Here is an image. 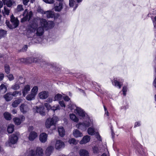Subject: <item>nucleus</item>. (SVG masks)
I'll return each instance as SVG.
<instances>
[{
  "label": "nucleus",
  "instance_id": "ddd939ff",
  "mask_svg": "<svg viewBox=\"0 0 156 156\" xmlns=\"http://www.w3.org/2000/svg\"><path fill=\"white\" fill-rule=\"evenodd\" d=\"M64 143L60 140H58L56 141L55 148L57 149H59L65 147Z\"/></svg>",
  "mask_w": 156,
  "mask_h": 156
},
{
  "label": "nucleus",
  "instance_id": "13d9d810",
  "mask_svg": "<svg viewBox=\"0 0 156 156\" xmlns=\"http://www.w3.org/2000/svg\"><path fill=\"white\" fill-rule=\"evenodd\" d=\"M106 150L107 151V150L106 149ZM101 156H109V152L107 151L105 153H103Z\"/></svg>",
  "mask_w": 156,
  "mask_h": 156
},
{
  "label": "nucleus",
  "instance_id": "393cba45",
  "mask_svg": "<svg viewBox=\"0 0 156 156\" xmlns=\"http://www.w3.org/2000/svg\"><path fill=\"white\" fill-rule=\"evenodd\" d=\"M7 88L4 84H2L0 86V93L3 94L6 92Z\"/></svg>",
  "mask_w": 156,
  "mask_h": 156
},
{
  "label": "nucleus",
  "instance_id": "79ce46f5",
  "mask_svg": "<svg viewBox=\"0 0 156 156\" xmlns=\"http://www.w3.org/2000/svg\"><path fill=\"white\" fill-rule=\"evenodd\" d=\"M62 95L60 94H57L55 96L54 99V101H58L61 100L62 98Z\"/></svg>",
  "mask_w": 156,
  "mask_h": 156
},
{
  "label": "nucleus",
  "instance_id": "f03ea898",
  "mask_svg": "<svg viewBox=\"0 0 156 156\" xmlns=\"http://www.w3.org/2000/svg\"><path fill=\"white\" fill-rule=\"evenodd\" d=\"M58 120V118L56 116H53L52 118L50 117L47 119L45 123L46 127L47 128H50L51 126H55Z\"/></svg>",
  "mask_w": 156,
  "mask_h": 156
},
{
  "label": "nucleus",
  "instance_id": "2f4dec72",
  "mask_svg": "<svg viewBox=\"0 0 156 156\" xmlns=\"http://www.w3.org/2000/svg\"><path fill=\"white\" fill-rule=\"evenodd\" d=\"M113 84L116 87H118L119 88H120L121 87V84L116 79H114V80L112 81Z\"/></svg>",
  "mask_w": 156,
  "mask_h": 156
},
{
  "label": "nucleus",
  "instance_id": "1a4fd4ad",
  "mask_svg": "<svg viewBox=\"0 0 156 156\" xmlns=\"http://www.w3.org/2000/svg\"><path fill=\"white\" fill-rule=\"evenodd\" d=\"M49 95V93L47 91L41 92L38 94L39 98L41 99H45L47 98Z\"/></svg>",
  "mask_w": 156,
  "mask_h": 156
},
{
  "label": "nucleus",
  "instance_id": "774afa93",
  "mask_svg": "<svg viewBox=\"0 0 156 156\" xmlns=\"http://www.w3.org/2000/svg\"><path fill=\"white\" fill-rule=\"evenodd\" d=\"M154 86L156 88V78L155 79L153 83Z\"/></svg>",
  "mask_w": 156,
  "mask_h": 156
},
{
  "label": "nucleus",
  "instance_id": "052dcab7",
  "mask_svg": "<svg viewBox=\"0 0 156 156\" xmlns=\"http://www.w3.org/2000/svg\"><path fill=\"white\" fill-rule=\"evenodd\" d=\"M154 20H153V22L154 27L156 28V16L154 18Z\"/></svg>",
  "mask_w": 156,
  "mask_h": 156
},
{
  "label": "nucleus",
  "instance_id": "473e14b6",
  "mask_svg": "<svg viewBox=\"0 0 156 156\" xmlns=\"http://www.w3.org/2000/svg\"><path fill=\"white\" fill-rule=\"evenodd\" d=\"M14 130V125L13 124L9 125L7 128V131L9 133H11L13 132Z\"/></svg>",
  "mask_w": 156,
  "mask_h": 156
},
{
  "label": "nucleus",
  "instance_id": "412c9836",
  "mask_svg": "<svg viewBox=\"0 0 156 156\" xmlns=\"http://www.w3.org/2000/svg\"><path fill=\"white\" fill-rule=\"evenodd\" d=\"M64 4L62 2H60L55 7V10L56 11H60L62 9Z\"/></svg>",
  "mask_w": 156,
  "mask_h": 156
},
{
  "label": "nucleus",
  "instance_id": "7c9ffc66",
  "mask_svg": "<svg viewBox=\"0 0 156 156\" xmlns=\"http://www.w3.org/2000/svg\"><path fill=\"white\" fill-rule=\"evenodd\" d=\"M70 119L75 122H78L79 121V119L76 115L73 114H70Z\"/></svg>",
  "mask_w": 156,
  "mask_h": 156
},
{
  "label": "nucleus",
  "instance_id": "4c0bfd02",
  "mask_svg": "<svg viewBox=\"0 0 156 156\" xmlns=\"http://www.w3.org/2000/svg\"><path fill=\"white\" fill-rule=\"evenodd\" d=\"M7 31L4 30H0V38L3 37L6 35Z\"/></svg>",
  "mask_w": 156,
  "mask_h": 156
},
{
  "label": "nucleus",
  "instance_id": "4d7b16f0",
  "mask_svg": "<svg viewBox=\"0 0 156 156\" xmlns=\"http://www.w3.org/2000/svg\"><path fill=\"white\" fill-rule=\"evenodd\" d=\"M141 125L140 122H136L135 123L134 127H137L140 126Z\"/></svg>",
  "mask_w": 156,
  "mask_h": 156
},
{
  "label": "nucleus",
  "instance_id": "bb28decb",
  "mask_svg": "<svg viewBox=\"0 0 156 156\" xmlns=\"http://www.w3.org/2000/svg\"><path fill=\"white\" fill-rule=\"evenodd\" d=\"M54 150V147L53 146H50L46 149V154L47 156H49L52 151Z\"/></svg>",
  "mask_w": 156,
  "mask_h": 156
},
{
  "label": "nucleus",
  "instance_id": "c03bdc74",
  "mask_svg": "<svg viewBox=\"0 0 156 156\" xmlns=\"http://www.w3.org/2000/svg\"><path fill=\"white\" fill-rule=\"evenodd\" d=\"M5 72L9 74L10 72V68L9 66L7 65H5Z\"/></svg>",
  "mask_w": 156,
  "mask_h": 156
},
{
  "label": "nucleus",
  "instance_id": "a211bd4d",
  "mask_svg": "<svg viewBox=\"0 0 156 156\" xmlns=\"http://www.w3.org/2000/svg\"><path fill=\"white\" fill-rule=\"evenodd\" d=\"M30 86L29 85L27 84L24 86L23 89L22 90L23 96L25 97L27 94L30 90Z\"/></svg>",
  "mask_w": 156,
  "mask_h": 156
},
{
  "label": "nucleus",
  "instance_id": "338daca9",
  "mask_svg": "<svg viewBox=\"0 0 156 156\" xmlns=\"http://www.w3.org/2000/svg\"><path fill=\"white\" fill-rule=\"evenodd\" d=\"M28 46L27 45H25L24 46L23 48V50H24V51H26L27 48Z\"/></svg>",
  "mask_w": 156,
  "mask_h": 156
},
{
  "label": "nucleus",
  "instance_id": "de8ad7c7",
  "mask_svg": "<svg viewBox=\"0 0 156 156\" xmlns=\"http://www.w3.org/2000/svg\"><path fill=\"white\" fill-rule=\"evenodd\" d=\"M8 78L10 81H12L14 79V77L12 74H9L7 76Z\"/></svg>",
  "mask_w": 156,
  "mask_h": 156
},
{
  "label": "nucleus",
  "instance_id": "4468645a",
  "mask_svg": "<svg viewBox=\"0 0 156 156\" xmlns=\"http://www.w3.org/2000/svg\"><path fill=\"white\" fill-rule=\"evenodd\" d=\"M90 139V137L88 135L84 136L82 140L80 142V144H85L89 142Z\"/></svg>",
  "mask_w": 156,
  "mask_h": 156
},
{
  "label": "nucleus",
  "instance_id": "37998d69",
  "mask_svg": "<svg viewBox=\"0 0 156 156\" xmlns=\"http://www.w3.org/2000/svg\"><path fill=\"white\" fill-rule=\"evenodd\" d=\"M20 87L19 84L18 83H16L14 85H12L11 87V88L14 90H17L20 88Z\"/></svg>",
  "mask_w": 156,
  "mask_h": 156
},
{
  "label": "nucleus",
  "instance_id": "cd10ccee",
  "mask_svg": "<svg viewBox=\"0 0 156 156\" xmlns=\"http://www.w3.org/2000/svg\"><path fill=\"white\" fill-rule=\"evenodd\" d=\"M44 14H46L48 18H53L54 16V12L51 11H47L44 12Z\"/></svg>",
  "mask_w": 156,
  "mask_h": 156
},
{
  "label": "nucleus",
  "instance_id": "3c124183",
  "mask_svg": "<svg viewBox=\"0 0 156 156\" xmlns=\"http://www.w3.org/2000/svg\"><path fill=\"white\" fill-rule=\"evenodd\" d=\"M127 91V88L126 87L124 86L123 87L122 89V91L123 92V94L124 96H125L126 94V92Z\"/></svg>",
  "mask_w": 156,
  "mask_h": 156
},
{
  "label": "nucleus",
  "instance_id": "c9c22d12",
  "mask_svg": "<svg viewBox=\"0 0 156 156\" xmlns=\"http://www.w3.org/2000/svg\"><path fill=\"white\" fill-rule=\"evenodd\" d=\"M38 87L37 86H34L31 90V93L36 96L37 93Z\"/></svg>",
  "mask_w": 156,
  "mask_h": 156
},
{
  "label": "nucleus",
  "instance_id": "680f3d73",
  "mask_svg": "<svg viewBox=\"0 0 156 156\" xmlns=\"http://www.w3.org/2000/svg\"><path fill=\"white\" fill-rule=\"evenodd\" d=\"M63 98L64 100L67 101H68L70 100L69 98L67 96H64L63 97Z\"/></svg>",
  "mask_w": 156,
  "mask_h": 156
},
{
  "label": "nucleus",
  "instance_id": "603ef678",
  "mask_svg": "<svg viewBox=\"0 0 156 156\" xmlns=\"http://www.w3.org/2000/svg\"><path fill=\"white\" fill-rule=\"evenodd\" d=\"M36 59V58H34L33 59V60H32V59L31 58L27 59V60L28 62L29 63H31L32 62H36L37 60Z\"/></svg>",
  "mask_w": 156,
  "mask_h": 156
},
{
  "label": "nucleus",
  "instance_id": "6e6d98bb",
  "mask_svg": "<svg viewBox=\"0 0 156 156\" xmlns=\"http://www.w3.org/2000/svg\"><path fill=\"white\" fill-rule=\"evenodd\" d=\"M59 103L60 106L62 107H65V104H64V102L63 101H59Z\"/></svg>",
  "mask_w": 156,
  "mask_h": 156
},
{
  "label": "nucleus",
  "instance_id": "39448f33",
  "mask_svg": "<svg viewBox=\"0 0 156 156\" xmlns=\"http://www.w3.org/2000/svg\"><path fill=\"white\" fill-rule=\"evenodd\" d=\"M29 151L31 156H43V149L39 147L37 148L35 152L31 149L29 150Z\"/></svg>",
  "mask_w": 156,
  "mask_h": 156
},
{
  "label": "nucleus",
  "instance_id": "a878e982",
  "mask_svg": "<svg viewBox=\"0 0 156 156\" xmlns=\"http://www.w3.org/2000/svg\"><path fill=\"white\" fill-rule=\"evenodd\" d=\"M44 33V29L42 27H39L37 30L36 34L38 36H41Z\"/></svg>",
  "mask_w": 156,
  "mask_h": 156
},
{
  "label": "nucleus",
  "instance_id": "5fc2aeb1",
  "mask_svg": "<svg viewBox=\"0 0 156 156\" xmlns=\"http://www.w3.org/2000/svg\"><path fill=\"white\" fill-rule=\"evenodd\" d=\"M43 1L47 3H52L54 2L53 0H43Z\"/></svg>",
  "mask_w": 156,
  "mask_h": 156
},
{
  "label": "nucleus",
  "instance_id": "6e6552de",
  "mask_svg": "<svg viewBox=\"0 0 156 156\" xmlns=\"http://www.w3.org/2000/svg\"><path fill=\"white\" fill-rule=\"evenodd\" d=\"M74 112L78 114L79 116L82 117H86L87 118L88 117L83 110L80 107H76V108L75 109Z\"/></svg>",
  "mask_w": 156,
  "mask_h": 156
},
{
  "label": "nucleus",
  "instance_id": "0e129e2a",
  "mask_svg": "<svg viewBox=\"0 0 156 156\" xmlns=\"http://www.w3.org/2000/svg\"><path fill=\"white\" fill-rule=\"evenodd\" d=\"M47 101L49 103H51L52 101V98H49L47 100Z\"/></svg>",
  "mask_w": 156,
  "mask_h": 156
},
{
  "label": "nucleus",
  "instance_id": "864d4df0",
  "mask_svg": "<svg viewBox=\"0 0 156 156\" xmlns=\"http://www.w3.org/2000/svg\"><path fill=\"white\" fill-rule=\"evenodd\" d=\"M75 1L74 0H69V5L70 6L73 7V4Z\"/></svg>",
  "mask_w": 156,
  "mask_h": 156
},
{
  "label": "nucleus",
  "instance_id": "a19ab883",
  "mask_svg": "<svg viewBox=\"0 0 156 156\" xmlns=\"http://www.w3.org/2000/svg\"><path fill=\"white\" fill-rule=\"evenodd\" d=\"M76 107L75 105L72 102H70V104L68 105V108L71 110H72L74 109V110L76 108Z\"/></svg>",
  "mask_w": 156,
  "mask_h": 156
},
{
  "label": "nucleus",
  "instance_id": "a18cd8bd",
  "mask_svg": "<svg viewBox=\"0 0 156 156\" xmlns=\"http://www.w3.org/2000/svg\"><path fill=\"white\" fill-rule=\"evenodd\" d=\"M60 107L58 105H56V106H54L51 107V109L54 112L58 109H60Z\"/></svg>",
  "mask_w": 156,
  "mask_h": 156
},
{
  "label": "nucleus",
  "instance_id": "e433bc0d",
  "mask_svg": "<svg viewBox=\"0 0 156 156\" xmlns=\"http://www.w3.org/2000/svg\"><path fill=\"white\" fill-rule=\"evenodd\" d=\"M23 10V9L22 5H19L17 6V8L15 10V12L17 13L19 12L22 11Z\"/></svg>",
  "mask_w": 156,
  "mask_h": 156
},
{
  "label": "nucleus",
  "instance_id": "423d86ee",
  "mask_svg": "<svg viewBox=\"0 0 156 156\" xmlns=\"http://www.w3.org/2000/svg\"><path fill=\"white\" fill-rule=\"evenodd\" d=\"M32 11L28 12L27 9H26L23 13V15L24 17L21 19V22H23L28 20H29L32 15Z\"/></svg>",
  "mask_w": 156,
  "mask_h": 156
},
{
  "label": "nucleus",
  "instance_id": "c756f323",
  "mask_svg": "<svg viewBox=\"0 0 156 156\" xmlns=\"http://www.w3.org/2000/svg\"><path fill=\"white\" fill-rule=\"evenodd\" d=\"M36 95L31 93L28 94L26 96V98L28 101H32L35 99Z\"/></svg>",
  "mask_w": 156,
  "mask_h": 156
},
{
  "label": "nucleus",
  "instance_id": "5701e85b",
  "mask_svg": "<svg viewBox=\"0 0 156 156\" xmlns=\"http://www.w3.org/2000/svg\"><path fill=\"white\" fill-rule=\"evenodd\" d=\"M58 131L60 136L61 137H63L64 136L65 134V132L63 127H58Z\"/></svg>",
  "mask_w": 156,
  "mask_h": 156
},
{
  "label": "nucleus",
  "instance_id": "8fccbe9b",
  "mask_svg": "<svg viewBox=\"0 0 156 156\" xmlns=\"http://www.w3.org/2000/svg\"><path fill=\"white\" fill-rule=\"evenodd\" d=\"M93 149L94 153H98L99 152V149L97 147H94L93 148Z\"/></svg>",
  "mask_w": 156,
  "mask_h": 156
},
{
  "label": "nucleus",
  "instance_id": "ea45409f",
  "mask_svg": "<svg viewBox=\"0 0 156 156\" xmlns=\"http://www.w3.org/2000/svg\"><path fill=\"white\" fill-rule=\"evenodd\" d=\"M87 132L89 134L93 135L94 134L95 131L93 128L90 127L88 129Z\"/></svg>",
  "mask_w": 156,
  "mask_h": 156
},
{
  "label": "nucleus",
  "instance_id": "58836bf2",
  "mask_svg": "<svg viewBox=\"0 0 156 156\" xmlns=\"http://www.w3.org/2000/svg\"><path fill=\"white\" fill-rule=\"evenodd\" d=\"M78 141L74 138L70 139L68 141L69 143L70 144H73V145H76L78 143Z\"/></svg>",
  "mask_w": 156,
  "mask_h": 156
},
{
  "label": "nucleus",
  "instance_id": "7ed1b4c3",
  "mask_svg": "<svg viewBox=\"0 0 156 156\" xmlns=\"http://www.w3.org/2000/svg\"><path fill=\"white\" fill-rule=\"evenodd\" d=\"M40 22L42 27L46 28L47 29L51 28L54 26V24L52 21L47 22L45 19H40Z\"/></svg>",
  "mask_w": 156,
  "mask_h": 156
},
{
  "label": "nucleus",
  "instance_id": "e2e57ef3",
  "mask_svg": "<svg viewBox=\"0 0 156 156\" xmlns=\"http://www.w3.org/2000/svg\"><path fill=\"white\" fill-rule=\"evenodd\" d=\"M4 77V75L3 73L0 74V81L2 80Z\"/></svg>",
  "mask_w": 156,
  "mask_h": 156
},
{
  "label": "nucleus",
  "instance_id": "49530a36",
  "mask_svg": "<svg viewBox=\"0 0 156 156\" xmlns=\"http://www.w3.org/2000/svg\"><path fill=\"white\" fill-rule=\"evenodd\" d=\"M19 94L20 95H21V93L20 92H19V91H14L12 93V95L13 98V96H17V95Z\"/></svg>",
  "mask_w": 156,
  "mask_h": 156
},
{
  "label": "nucleus",
  "instance_id": "6ab92c4d",
  "mask_svg": "<svg viewBox=\"0 0 156 156\" xmlns=\"http://www.w3.org/2000/svg\"><path fill=\"white\" fill-rule=\"evenodd\" d=\"M37 136V133L34 131H32L30 133L28 136V139L30 141H33Z\"/></svg>",
  "mask_w": 156,
  "mask_h": 156
},
{
  "label": "nucleus",
  "instance_id": "f704fd0d",
  "mask_svg": "<svg viewBox=\"0 0 156 156\" xmlns=\"http://www.w3.org/2000/svg\"><path fill=\"white\" fill-rule=\"evenodd\" d=\"M5 119L8 120H9L11 119V115L8 112H5L4 114Z\"/></svg>",
  "mask_w": 156,
  "mask_h": 156
},
{
  "label": "nucleus",
  "instance_id": "4be33fe9",
  "mask_svg": "<svg viewBox=\"0 0 156 156\" xmlns=\"http://www.w3.org/2000/svg\"><path fill=\"white\" fill-rule=\"evenodd\" d=\"M4 98L7 101H11L13 98L12 95L11 93H8L4 95Z\"/></svg>",
  "mask_w": 156,
  "mask_h": 156
},
{
  "label": "nucleus",
  "instance_id": "f3484780",
  "mask_svg": "<svg viewBox=\"0 0 156 156\" xmlns=\"http://www.w3.org/2000/svg\"><path fill=\"white\" fill-rule=\"evenodd\" d=\"M73 136L76 138L81 137L83 136L82 133L76 129L73 130Z\"/></svg>",
  "mask_w": 156,
  "mask_h": 156
},
{
  "label": "nucleus",
  "instance_id": "9d476101",
  "mask_svg": "<svg viewBox=\"0 0 156 156\" xmlns=\"http://www.w3.org/2000/svg\"><path fill=\"white\" fill-rule=\"evenodd\" d=\"M34 111L37 113H39L41 115H44L45 113L44 111V107L42 106H40L38 107L37 106L35 107V108H34Z\"/></svg>",
  "mask_w": 156,
  "mask_h": 156
},
{
  "label": "nucleus",
  "instance_id": "bf43d9fd",
  "mask_svg": "<svg viewBox=\"0 0 156 156\" xmlns=\"http://www.w3.org/2000/svg\"><path fill=\"white\" fill-rule=\"evenodd\" d=\"M23 3L25 5H27L29 0H23Z\"/></svg>",
  "mask_w": 156,
  "mask_h": 156
},
{
  "label": "nucleus",
  "instance_id": "0eeeda50",
  "mask_svg": "<svg viewBox=\"0 0 156 156\" xmlns=\"http://www.w3.org/2000/svg\"><path fill=\"white\" fill-rule=\"evenodd\" d=\"M10 21L12 23V24L13 25V27H9V25L8 24H7V25L11 29L12 28H15L17 27L19 25V21L18 20V19L16 18H15L14 17V16L13 15H12L10 17Z\"/></svg>",
  "mask_w": 156,
  "mask_h": 156
},
{
  "label": "nucleus",
  "instance_id": "aec40b11",
  "mask_svg": "<svg viewBox=\"0 0 156 156\" xmlns=\"http://www.w3.org/2000/svg\"><path fill=\"white\" fill-rule=\"evenodd\" d=\"M80 156H89V153L87 150L84 149H81L79 152Z\"/></svg>",
  "mask_w": 156,
  "mask_h": 156
},
{
  "label": "nucleus",
  "instance_id": "9b49d317",
  "mask_svg": "<svg viewBox=\"0 0 156 156\" xmlns=\"http://www.w3.org/2000/svg\"><path fill=\"white\" fill-rule=\"evenodd\" d=\"M37 27V23L36 20H34V22L31 24L29 27V30L31 32H34L36 30V28Z\"/></svg>",
  "mask_w": 156,
  "mask_h": 156
},
{
  "label": "nucleus",
  "instance_id": "72a5a7b5",
  "mask_svg": "<svg viewBox=\"0 0 156 156\" xmlns=\"http://www.w3.org/2000/svg\"><path fill=\"white\" fill-rule=\"evenodd\" d=\"M2 12L4 16L8 15L9 13V10L7 7L5 6L4 8V10L2 11Z\"/></svg>",
  "mask_w": 156,
  "mask_h": 156
},
{
  "label": "nucleus",
  "instance_id": "09e8293b",
  "mask_svg": "<svg viewBox=\"0 0 156 156\" xmlns=\"http://www.w3.org/2000/svg\"><path fill=\"white\" fill-rule=\"evenodd\" d=\"M44 105L46 108L47 109H51L52 107L49 104L46 103H44Z\"/></svg>",
  "mask_w": 156,
  "mask_h": 156
},
{
  "label": "nucleus",
  "instance_id": "b1692460",
  "mask_svg": "<svg viewBox=\"0 0 156 156\" xmlns=\"http://www.w3.org/2000/svg\"><path fill=\"white\" fill-rule=\"evenodd\" d=\"M22 101L21 99L19 98L16 100L12 104V106L13 107L15 108L18 106L19 104Z\"/></svg>",
  "mask_w": 156,
  "mask_h": 156
},
{
  "label": "nucleus",
  "instance_id": "c85d7f7f",
  "mask_svg": "<svg viewBox=\"0 0 156 156\" xmlns=\"http://www.w3.org/2000/svg\"><path fill=\"white\" fill-rule=\"evenodd\" d=\"M4 5H6L7 7H11L13 4L12 1L11 0H2Z\"/></svg>",
  "mask_w": 156,
  "mask_h": 156
},
{
  "label": "nucleus",
  "instance_id": "f8f14e48",
  "mask_svg": "<svg viewBox=\"0 0 156 156\" xmlns=\"http://www.w3.org/2000/svg\"><path fill=\"white\" fill-rule=\"evenodd\" d=\"M25 119V117L23 116H21L20 118L16 117L13 119V121L15 124L17 125H20L22 122Z\"/></svg>",
  "mask_w": 156,
  "mask_h": 156
},
{
  "label": "nucleus",
  "instance_id": "dca6fc26",
  "mask_svg": "<svg viewBox=\"0 0 156 156\" xmlns=\"http://www.w3.org/2000/svg\"><path fill=\"white\" fill-rule=\"evenodd\" d=\"M48 135L45 133H42L39 136V140L43 143L46 142L47 139Z\"/></svg>",
  "mask_w": 156,
  "mask_h": 156
},
{
  "label": "nucleus",
  "instance_id": "69168bd1",
  "mask_svg": "<svg viewBox=\"0 0 156 156\" xmlns=\"http://www.w3.org/2000/svg\"><path fill=\"white\" fill-rule=\"evenodd\" d=\"M96 136H97L96 138L97 139L100 141L101 140V137H100V136L99 135L98 133H97Z\"/></svg>",
  "mask_w": 156,
  "mask_h": 156
},
{
  "label": "nucleus",
  "instance_id": "f257e3e1",
  "mask_svg": "<svg viewBox=\"0 0 156 156\" xmlns=\"http://www.w3.org/2000/svg\"><path fill=\"white\" fill-rule=\"evenodd\" d=\"M92 124V122L89 117L86 119V121L83 123L80 122L76 124V127L82 130H85L86 128Z\"/></svg>",
  "mask_w": 156,
  "mask_h": 156
},
{
  "label": "nucleus",
  "instance_id": "2eb2a0df",
  "mask_svg": "<svg viewBox=\"0 0 156 156\" xmlns=\"http://www.w3.org/2000/svg\"><path fill=\"white\" fill-rule=\"evenodd\" d=\"M20 109L21 112L23 113H26L29 110L28 105L24 104H21L20 106Z\"/></svg>",
  "mask_w": 156,
  "mask_h": 156
},
{
  "label": "nucleus",
  "instance_id": "20e7f679",
  "mask_svg": "<svg viewBox=\"0 0 156 156\" xmlns=\"http://www.w3.org/2000/svg\"><path fill=\"white\" fill-rule=\"evenodd\" d=\"M19 135L18 133H16V134H14L11 136L8 141L5 143L6 146H11L12 145L16 144L17 141V136Z\"/></svg>",
  "mask_w": 156,
  "mask_h": 156
}]
</instances>
